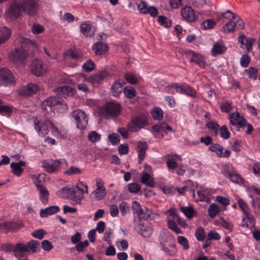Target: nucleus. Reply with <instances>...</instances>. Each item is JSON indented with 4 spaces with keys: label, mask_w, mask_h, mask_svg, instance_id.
Returning <instances> with one entry per match:
<instances>
[{
    "label": "nucleus",
    "mask_w": 260,
    "mask_h": 260,
    "mask_svg": "<svg viewBox=\"0 0 260 260\" xmlns=\"http://www.w3.org/2000/svg\"><path fill=\"white\" fill-rule=\"evenodd\" d=\"M2 249L6 252L13 251L15 256L19 260H28V256L31 253L39 252L41 251L40 242L32 240L24 243L12 244H3Z\"/></svg>",
    "instance_id": "obj_1"
},
{
    "label": "nucleus",
    "mask_w": 260,
    "mask_h": 260,
    "mask_svg": "<svg viewBox=\"0 0 260 260\" xmlns=\"http://www.w3.org/2000/svg\"><path fill=\"white\" fill-rule=\"evenodd\" d=\"M34 123L35 129L41 136L47 135L49 129H50L53 136L57 138L64 139L67 137V132L65 129H58L48 119L44 118L39 119L36 117L34 120Z\"/></svg>",
    "instance_id": "obj_2"
},
{
    "label": "nucleus",
    "mask_w": 260,
    "mask_h": 260,
    "mask_svg": "<svg viewBox=\"0 0 260 260\" xmlns=\"http://www.w3.org/2000/svg\"><path fill=\"white\" fill-rule=\"evenodd\" d=\"M38 9V0H23L22 5L14 2L7 12L8 17L11 19H16L21 15L23 10L30 16L37 14Z\"/></svg>",
    "instance_id": "obj_3"
},
{
    "label": "nucleus",
    "mask_w": 260,
    "mask_h": 260,
    "mask_svg": "<svg viewBox=\"0 0 260 260\" xmlns=\"http://www.w3.org/2000/svg\"><path fill=\"white\" fill-rule=\"evenodd\" d=\"M20 47L15 48L13 53L14 60L18 62H23L30 54H33L38 50L37 44L26 38H20Z\"/></svg>",
    "instance_id": "obj_4"
},
{
    "label": "nucleus",
    "mask_w": 260,
    "mask_h": 260,
    "mask_svg": "<svg viewBox=\"0 0 260 260\" xmlns=\"http://www.w3.org/2000/svg\"><path fill=\"white\" fill-rule=\"evenodd\" d=\"M16 83L15 77L11 71L6 68L0 69V85L11 86Z\"/></svg>",
    "instance_id": "obj_5"
},
{
    "label": "nucleus",
    "mask_w": 260,
    "mask_h": 260,
    "mask_svg": "<svg viewBox=\"0 0 260 260\" xmlns=\"http://www.w3.org/2000/svg\"><path fill=\"white\" fill-rule=\"evenodd\" d=\"M148 124V119L145 115L137 116L132 119L131 123L128 125V129L132 132H137Z\"/></svg>",
    "instance_id": "obj_6"
},
{
    "label": "nucleus",
    "mask_w": 260,
    "mask_h": 260,
    "mask_svg": "<svg viewBox=\"0 0 260 260\" xmlns=\"http://www.w3.org/2000/svg\"><path fill=\"white\" fill-rule=\"evenodd\" d=\"M103 112L110 117H116L121 113V107L120 105L114 102H107L104 105Z\"/></svg>",
    "instance_id": "obj_7"
},
{
    "label": "nucleus",
    "mask_w": 260,
    "mask_h": 260,
    "mask_svg": "<svg viewBox=\"0 0 260 260\" xmlns=\"http://www.w3.org/2000/svg\"><path fill=\"white\" fill-rule=\"evenodd\" d=\"M166 214L168 215L167 224L169 229L174 231L176 234H182V231L177 226L175 222L176 219L178 215L177 214L176 210L174 208L169 209Z\"/></svg>",
    "instance_id": "obj_8"
},
{
    "label": "nucleus",
    "mask_w": 260,
    "mask_h": 260,
    "mask_svg": "<svg viewBox=\"0 0 260 260\" xmlns=\"http://www.w3.org/2000/svg\"><path fill=\"white\" fill-rule=\"evenodd\" d=\"M72 116L75 119L77 127L80 129H84L88 123L87 115L84 111L77 109L72 113Z\"/></svg>",
    "instance_id": "obj_9"
},
{
    "label": "nucleus",
    "mask_w": 260,
    "mask_h": 260,
    "mask_svg": "<svg viewBox=\"0 0 260 260\" xmlns=\"http://www.w3.org/2000/svg\"><path fill=\"white\" fill-rule=\"evenodd\" d=\"M244 27V22L240 16H236L233 20H230L223 26V30L225 33L234 31L236 29H241Z\"/></svg>",
    "instance_id": "obj_10"
},
{
    "label": "nucleus",
    "mask_w": 260,
    "mask_h": 260,
    "mask_svg": "<svg viewBox=\"0 0 260 260\" xmlns=\"http://www.w3.org/2000/svg\"><path fill=\"white\" fill-rule=\"evenodd\" d=\"M66 59L70 62V66L77 67L83 60V53L78 50H69L66 54Z\"/></svg>",
    "instance_id": "obj_11"
},
{
    "label": "nucleus",
    "mask_w": 260,
    "mask_h": 260,
    "mask_svg": "<svg viewBox=\"0 0 260 260\" xmlns=\"http://www.w3.org/2000/svg\"><path fill=\"white\" fill-rule=\"evenodd\" d=\"M43 104L49 106L52 110L53 107H57V108L60 107L66 111L68 109L67 104L59 96H52L47 99Z\"/></svg>",
    "instance_id": "obj_12"
},
{
    "label": "nucleus",
    "mask_w": 260,
    "mask_h": 260,
    "mask_svg": "<svg viewBox=\"0 0 260 260\" xmlns=\"http://www.w3.org/2000/svg\"><path fill=\"white\" fill-rule=\"evenodd\" d=\"M61 161L60 160L50 159L42 162V167L48 173H56L60 168Z\"/></svg>",
    "instance_id": "obj_13"
},
{
    "label": "nucleus",
    "mask_w": 260,
    "mask_h": 260,
    "mask_svg": "<svg viewBox=\"0 0 260 260\" xmlns=\"http://www.w3.org/2000/svg\"><path fill=\"white\" fill-rule=\"evenodd\" d=\"M31 73L37 76H41L47 71V67L39 59L34 60L30 67Z\"/></svg>",
    "instance_id": "obj_14"
},
{
    "label": "nucleus",
    "mask_w": 260,
    "mask_h": 260,
    "mask_svg": "<svg viewBox=\"0 0 260 260\" xmlns=\"http://www.w3.org/2000/svg\"><path fill=\"white\" fill-rule=\"evenodd\" d=\"M230 123L234 126H238L241 128L246 126L245 118L239 112L236 111L230 115Z\"/></svg>",
    "instance_id": "obj_15"
},
{
    "label": "nucleus",
    "mask_w": 260,
    "mask_h": 260,
    "mask_svg": "<svg viewBox=\"0 0 260 260\" xmlns=\"http://www.w3.org/2000/svg\"><path fill=\"white\" fill-rule=\"evenodd\" d=\"M135 229L139 235L144 237H149L152 233L151 228L148 225V223L142 221H139L135 225Z\"/></svg>",
    "instance_id": "obj_16"
},
{
    "label": "nucleus",
    "mask_w": 260,
    "mask_h": 260,
    "mask_svg": "<svg viewBox=\"0 0 260 260\" xmlns=\"http://www.w3.org/2000/svg\"><path fill=\"white\" fill-rule=\"evenodd\" d=\"M40 89L37 84L30 83L22 87L19 90V94L22 96H30L36 94Z\"/></svg>",
    "instance_id": "obj_17"
},
{
    "label": "nucleus",
    "mask_w": 260,
    "mask_h": 260,
    "mask_svg": "<svg viewBox=\"0 0 260 260\" xmlns=\"http://www.w3.org/2000/svg\"><path fill=\"white\" fill-rule=\"evenodd\" d=\"M80 31L84 36L92 37L94 35L95 28L89 21H86L81 24Z\"/></svg>",
    "instance_id": "obj_18"
},
{
    "label": "nucleus",
    "mask_w": 260,
    "mask_h": 260,
    "mask_svg": "<svg viewBox=\"0 0 260 260\" xmlns=\"http://www.w3.org/2000/svg\"><path fill=\"white\" fill-rule=\"evenodd\" d=\"M230 168L232 169V167L228 166V169L224 170V175L233 182L240 185L243 184L244 183L243 178L239 174L232 172Z\"/></svg>",
    "instance_id": "obj_19"
},
{
    "label": "nucleus",
    "mask_w": 260,
    "mask_h": 260,
    "mask_svg": "<svg viewBox=\"0 0 260 260\" xmlns=\"http://www.w3.org/2000/svg\"><path fill=\"white\" fill-rule=\"evenodd\" d=\"M109 75L106 70H102L93 74L90 77L89 80L94 86L98 85Z\"/></svg>",
    "instance_id": "obj_20"
},
{
    "label": "nucleus",
    "mask_w": 260,
    "mask_h": 260,
    "mask_svg": "<svg viewBox=\"0 0 260 260\" xmlns=\"http://www.w3.org/2000/svg\"><path fill=\"white\" fill-rule=\"evenodd\" d=\"M148 148L145 141H139L137 144V150L138 153V163L141 164L146 155V151Z\"/></svg>",
    "instance_id": "obj_21"
},
{
    "label": "nucleus",
    "mask_w": 260,
    "mask_h": 260,
    "mask_svg": "<svg viewBox=\"0 0 260 260\" xmlns=\"http://www.w3.org/2000/svg\"><path fill=\"white\" fill-rule=\"evenodd\" d=\"M183 18L188 22H193L196 19L194 11L191 7L186 6L181 10Z\"/></svg>",
    "instance_id": "obj_22"
},
{
    "label": "nucleus",
    "mask_w": 260,
    "mask_h": 260,
    "mask_svg": "<svg viewBox=\"0 0 260 260\" xmlns=\"http://www.w3.org/2000/svg\"><path fill=\"white\" fill-rule=\"evenodd\" d=\"M134 204L138 208L137 212L138 213L140 221H142V219H151V211L149 210L146 208L145 210H144L141 208L140 204L137 202H134Z\"/></svg>",
    "instance_id": "obj_23"
},
{
    "label": "nucleus",
    "mask_w": 260,
    "mask_h": 260,
    "mask_svg": "<svg viewBox=\"0 0 260 260\" xmlns=\"http://www.w3.org/2000/svg\"><path fill=\"white\" fill-rule=\"evenodd\" d=\"M254 41V40L247 38L244 34H241L238 38V42L241 45V47L244 48L243 46L245 45L248 52L252 50Z\"/></svg>",
    "instance_id": "obj_24"
},
{
    "label": "nucleus",
    "mask_w": 260,
    "mask_h": 260,
    "mask_svg": "<svg viewBox=\"0 0 260 260\" xmlns=\"http://www.w3.org/2000/svg\"><path fill=\"white\" fill-rule=\"evenodd\" d=\"M187 54L191 57V62H194L196 63L201 68H204L205 67L206 63L204 60L203 57L202 55L192 51H189Z\"/></svg>",
    "instance_id": "obj_25"
},
{
    "label": "nucleus",
    "mask_w": 260,
    "mask_h": 260,
    "mask_svg": "<svg viewBox=\"0 0 260 260\" xmlns=\"http://www.w3.org/2000/svg\"><path fill=\"white\" fill-rule=\"evenodd\" d=\"M226 50V47L221 42H216L213 45L211 50V54L213 56L217 55L223 54Z\"/></svg>",
    "instance_id": "obj_26"
},
{
    "label": "nucleus",
    "mask_w": 260,
    "mask_h": 260,
    "mask_svg": "<svg viewBox=\"0 0 260 260\" xmlns=\"http://www.w3.org/2000/svg\"><path fill=\"white\" fill-rule=\"evenodd\" d=\"M125 84L123 80H116L112 86V92L115 97L119 96L123 89V85Z\"/></svg>",
    "instance_id": "obj_27"
},
{
    "label": "nucleus",
    "mask_w": 260,
    "mask_h": 260,
    "mask_svg": "<svg viewBox=\"0 0 260 260\" xmlns=\"http://www.w3.org/2000/svg\"><path fill=\"white\" fill-rule=\"evenodd\" d=\"M25 166V162L23 160H19L17 162H12L10 165L12 173L18 177L21 175L24 170L22 167Z\"/></svg>",
    "instance_id": "obj_28"
},
{
    "label": "nucleus",
    "mask_w": 260,
    "mask_h": 260,
    "mask_svg": "<svg viewBox=\"0 0 260 260\" xmlns=\"http://www.w3.org/2000/svg\"><path fill=\"white\" fill-rule=\"evenodd\" d=\"M92 49L95 55H100L105 53L108 51V46L104 42H98L93 45Z\"/></svg>",
    "instance_id": "obj_29"
},
{
    "label": "nucleus",
    "mask_w": 260,
    "mask_h": 260,
    "mask_svg": "<svg viewBox=\"0 0 260 260\" xmlns=\"http://www.w3.org/2000/svg\"><path fill=\"white\" fill-rule=\"evenodd\" d=\"M56 93L59 96L66 97L67 96H72L74 94L73 89L69 86L63 85L58 87L56 89Z\"/></svg>",
    "instance_id": "obj_30"
},
{
    "label": "nucleus",
    "mask_w": 260,
    "mask_h": 260,
    "mask_svg": "<svg viewBox=\"0 0 260 260\" xmlns=\"http://www.w3.org/2000/svg\"><path fill=\"white\" fill-rule=\"evenodd\" d=\"M60 208L57 206H52L45 209H42L40 210V215L42 218L47 217L51 215L58 212Z\"/></svg>",
    "instance_id": "obj_31"
},
{
    "label": "nucleus",
    "mask_w": 260,
    "mask_h": 260,
    "mask_svg": "<svg viewBox=\"0 0 260 260\" xmlns=\"http://www.w3.org/2000/svg\"><path fill=\"white\" fill-rule=\"evenodd\" d=\"M83 198L84 196L82 192H79L76 190H73L72 189L69 199L72 201V204L73 205L80 204V202Z\"/></svg>",
    "instance_id": "obj_32"
},
{
    "label": "nucleus",
    "mask_w": 260,
    "mask_h": 260,
    "mask_svg": "<svg viewBox=\"0 0 260 260\" xmlns=\"http://www.w3.org/2000/svg\"><path fill=\"white\" fill-rule=\"evenodd\" d=\"M106 194V189H95L90 193L89 197L94 201H100L104 199Z\"/></svg>",
    "instance_id": "obj_33"
},
{
    "label": "nucleus",
    "mask_w": 260,
    "mask_h": 260,
    "mask_svg": "<svg viewBox=\"0 0 260 260\" xmlns=\"http://www.w3.org/2000/svg\"><path fill=\"white\" fill-rule=\"evenodd\" d=\"M197 201L209 202L210 201V193L207 189L198 190L197 192Z\"/></svg>",
    "instance_id": "obj_34"
},
{
    "label": "nucleus",
    "mask_w": 260,
    "mask_h": 260,
    "mask_svg": "<svg viewBox=\"0 0 260 260\" xmlns=\"http://www.w3.org/2000/svg\"><path fill=\"white\" fill-rule=\"evenodd\" d=\"M11 35V31L6 26L0 27V44L4 43L9 39Z\"/></svg>",
    "instance_id": "obj_35"
},
{
    "label": "nucleus",
    "mask_w": 260,
    "mask_h": 260,
    "mask_svg": "<svg viewBox=\"0 0 260 260\" xmlns=\"http://www.w3.org/2000/svg\"><path fill=\"white\" fill-rule=\"evenodd\" d=\"M180 210L188 219H192L196 215L197 211L192 207H181Z\"/></svg>",
    "instance_id": "obj_36"
},
{
    "label": "nucleus",
    "mask_w": 260,
    "mask_h": 260,
    "mask_svg": "<svg viewBox=\"0 0 260 260\" xmlns=\"http://www.w3.org/2000/svg\"><path fill=\"white\" fill-rule=\"evenodd\" d=\"M4 102L0 99V114L9 117L13 112V107L10 105H2Z\"/></svg>",
    "instance_id": "obj_37"
},
{
    "label": "nucleus",
    "mask_w": 260,
    "mask_h": 260,
    "mask_svg": "<svg viewBox=\"0 0 260 260\" xmlns=\"http://www.w3.org/2000/svg\"><path fill=\"white\" fill-rule=\"evenodd\" d=\"M39 192V199L43 204H47L48 202L49 192L46 187H41L38 189Z\"/></svg>",
    "instance_id": "obj_38"
},
{
    "label": "nucleus",
    "mask_w": 260,
    "mask_h": 260,
    "mask_svg": "<svg viewBox=\"0 0 260 260\" xmlns=\"http://www.w3.org/2000/svg\"><path fill=\"white\" fill-rule=\"evenodd\" d=\"M244 215L245 216L243 217L239 225L243 228H248L251 224H253L254 218L251 214H249V215L247 214H244Z\"/></svg>",
    "instance_id": "obj_39"
},
{
    "label": "nucleus",
    "mask_w": 260,
    "mask_h": 260,
    "mask_svg": "<svg viewBox=\"0 0 260 260\" xmlns=\"http://www.w3.org/2000/svg\"><path fill=\"white\" fill-rule=\"evenodd\" d=\"M141 181L143 184H144L149 187H153L154 186V181L151 177L150 175L148 173H144L142 174L141 178Z\"/></svg>",
    "instance_id": "obj_40"
},
{
    "label": "nucleus",
    "mask_w": 260,
    "mask_h": 260,
    "mask_svg": "<svg viewBox=\"0 0 260 260\" xmlns=\"http://www.w3.org/2000/svg\"><path fill=\"white\" fill-rule=\"evenodd\" d=\"M151 114L153 119L157 120L161 119L164 116L163 111L158 107H155L152 109Z\"/></svg>",
    "instance_id": "obj_41"
},
{
    "label": "nucleus",
    "mask_w": 260,
    "mask_h": 260,
    "mask_svg": "<svg viewBox=\"0 0 260 260\" xmlns=\"http://www.w3.org/2000/svg\"><path fill=\"white\" fill-rule=\"evenodd\" d=\"M219 212V206L215 203L211 204L208 209V215L212 218H214Z\"/></svg>",
    "instance_id": "obj_42"
},
{
    "label": "nucleus",
    "mask_w": 260,
    "mask_h": 260,
    "mask_svg": "<svg viewBox=\"0 0 260 260\" xmlns=\"http://www.w3.org/2000/svg\"><path fill=\"white\" fill-rule=\"evenodd\" d=\"M237 203L241 210L243 211L244 214L249 215V214H250L249 212L250 208L248 204L243 199L238 198L237 200Z\"/></svg>",
    "instance_id": "obj_43"
},
{
    "label": "nucleus",
    "mask_w": 260,
    "mask_h": 260,
    "mask_svg": "<svg viewBox=\"0 0 260 260\" xmlns=\"http://www.w3.org/2000/svg\"><path fill=\"white\" fill-rule=\"evenodd\" d=\"M72 189L73 190H76L79 192H82V194H83L84 192L86 193L88 192L87 184L82 181H79L78 183L77 186L75 188H72Z\"/></svg>",
    "instance_id": "obj_44"
},
{
    "label": "nucleus",
    "mask_w": 260,
    "mask_h": 260,
    "mask_svg": "<svg viewBox=\"0 0 260 260\" xmlns=\"http://www.w3.org/2000/svg\"><path fill=\"white\" fill-rule=\"evenodd\" d=\"M258 69L255 67H249L248 69L245 70V72L247 73L248 76L250 79L256 80L257 78Z\"/></svg>",
    "instance_id": "obj_45"
},
{
    "label": "nucleus",
    "mask_w": 260,
    "mask_h": 260,
    "mask_svg": "<svg viewBox=\"0 0 260 260\" xmlns=\"http://www.w3.org/2000/svg\"><path fill=\"white\" fill-rule=\"evenodd\" d=\"M158 22L161 26H164L167 28L171 27L172 24L171 20L163 16H159L158 17Z\"/></svg>",
    "instance_id": "obj_46"
},
{
    "label": "nucleus",
    "mask_w": 260,
    "mask_h": 260,
    "mask_svg": "<svg viewBox=\"0 0 260 260\" xmlns=\"http://www.w3.org/2000/svg\"><path fill=\"white\" fill-rule=\"evenodd\" d=\"M72 188L64 187L57 191V194L61 198H68L69 199Z\"/></svg>",
    "instance_id": "obj_47"
},
{
    "label": "nucleus",
    "mask_w": 260,
    "mask_h": 260,
    "mask_svg": "<svg viewBox=\"0 0 260 260\" xmlns=\"http://www.w3.org/2000/svg\"><path fill=\"white\" fill-rule=\"evenodd\" d=\"M186 187L187 191H190L192 192V196L195 198V190L197 188L198 183L196 182H193L191 180H188L186 182Z\"/></svg>",
    "instance_id": "obj_48"
},
{
    "label": "nucleus",
    "mask_w": 260,
    "mask_h": 260,
    "mask_svg": "<svg viewBox=\"0 0 260 260\" xmlns=\"http://www.w3.org/2000/svg\"><path fill=\"white\" fill-rule=\"evenodd\" d=\"M82 68L84 72H89L94 69L95 63L92 60L89 59L83 64Z\"/></svg>",
    "instance_id": "obj_49"
},
{
    "label": "nucleus",
    "mask_w": 260,
    "mask_h": 260,
    "mask_svg": "<svg viewBox=\"0 0 260 260\" xmlns=\"http://www.w3.org/2000/svg\"><path fill=\"white\" fill-rule=\"evenodd\" d=\"M209 149L210 151L216 153V154L219 156V155H221L223 147L221 145L218 144H212L210 146Z\"/></svg>",
    "instance_id": "obj_50"
},
{
    "label": "nucleus",
    "mask_w": 260,
    "mask_h": 260,
    "mask_svg": "<svg viewBox=\"0 0 260 260\" xmlns=\"http://www.w3.org/2000/svg\"><path fill=\"white\" fill-rule=\"evenodd\" d=\"M218 129L219 131L220 135L222 138L224 139H228L230 138L231 136L230 133L225 125H223L221 127H219Z\"/></svg>",
    "instance_id": "obj_51"
},
{
    "label": "nucleus",
    "mask_w": 260,
    "mask_h": 260,
    "mask_svg": "<svg viewBox=\"0 0 260 260\" xmlns=\"http://www.w3.org/2000/svg\"><path fill=\"white\" fill-rule=\"evenodd\" d=\"M216 23L213 19H207L203 22L202 28L204 30L211 29L215 25Z\"/></svg>",
    "instance_id": "obj_52"
},
{
    "label": "nucleus",
    "mask_w": 260,
    "mask_h": 260,
    "mask_svg": "<svg viewBox=\"0 0 260 260\" xmlns=\"http://www.w3.org/2000/svg\"><path fill=\"white\" fill-rule=\"evenodd\" d=\"M88 139L90 142L95 143L101 140V135L97 133L95 131H91L88 134Z\"/></svg>",
    "instance_id": "obj_53"
},
{
    "label": "nucleus",
    "mask_w": 260,
    "mask_h": 260,
    "mask_svg": "<svg viewBox=\"0 0 260 260\" xmlns=\"http://www.w3.org/2000/svg\"><path fill=\"white\" fill-rule=\"evenodd\" d=\"M108 140L112 145H116L120 142V136L116 133H113L108 136Z\"/></svg>",
    "instance_id": "obj_54"
},
{
    "label": "nucleus",
    "mask_w": 260,
    "mask_h": 260,
    "mask_svg": "<svg viewBox=\"0 0 260 260\" xmlns=\"http://www.w3.org/2000/svg\"><path fill=\"white\" fill-rule=\"evenodd\" d=\"M171 239V235L169 234V232H164L161 234L159 238V243L160 246L163 245H166V243Z\"/></svg>",
    "instance_id": "obj_55"
},
{
    "label": "nucleus",
    "mask_w": 260,
    "mask_h": 260,
    "mask_svg": "<svg viewBox=\"0 0 260 260\" xmlns=\"http://www.w3.org/2000/svg\"><path fill=\"white\" fill-rule=\"evenodd\" d=\"M195 236L198 241H204L206 237L204 229L201 226L198 228L195 232Z\"/></svg>",
    "instance_id": "obj_56"
},
{
    "label": "nucleus",
    "mask_w": 260,
    "mask_h": 260,
    "mask_svg": "<svg viewBox=\"0 0 260 260\" xmlns=\"http://www.w3.org/2000/svg\"><path fill=\"white\" fill-rule=\"evenodd\" d=\"M161 250H162L165 252V253L169 255H173L175 253V250H173L174 246L173 245H163V246H161Z\"/></svg>",
    "instance_id": "obj_57"
},
{
    "label": "nucleus",
    "mask_w": 260,
    "mask_h": 260,
    "mask_svg": "<svg viewBox=\"0 0 260 260\" xmlns=\"http://www.w3.org/2000/svg\"><path fill=\"white\" fill-rule=\"evenodd\" d=\"M123 92L125 96L129 99L134 98L136 94V91L135 89L130 86L125 87L123 90Z\"/></svg>",
    "instance_id": "obj_58"
},
{
    "label": "nucleus",
    "mask_w": 260,
    "mask_h": 260,
    "mask_svg": "<svg viewBox=\"0 0 260 260\" xmlns=\"http://www.w3.org/2000/svg\"><path fill=\"white\" fill-rule=\"evenodd\" d=\"M125 80L132 84H135L138 82V79L136 76L131 73H127L125 75Z\"/></svg>",
    "instance_id": "obj_59"
},
{
    "label": "nucleus",
    "mask_w": 260,
    "mask_h": 260,
    "mask_svg": "<svg viewBox=\"0 0 260 260\" xmlns=\"http://www.w3.org/2000/svg\"><path fill=\"white\" fill-rule=\"evenodd\" d=\"M207 127L213 131V135H217L218 134V130L219 128V125L213 121H210L207 124Z\"/></svg>",
    "instance_id": "obj_60"
},
{
    "label": "nucleus",
    "mask_w": 260,
    "mask_h": 260,
    "mask_svg": "<svg viewBox=\"0 0 260 260\" xmlns=\"http://www.w3.org/2000/svg\"><path fill=\"white\" fill-rule=\"evenodd\" d=\"M178 243L183 246L184 249L187 250L189 248L188 241L186 238L184 236H180L177 238Z\"/></svg>",
    "instance_id": "obj_61"
},
{
    "label": "nucleus",
    "mask_w": 260,
    "mask_h": 260,
    "mask_svg": "<svg viewBox=\"0 0 260 260\" xmlns=\"http://www.w3.org/2000/svg\"><path fill=\"white\" fill-rule=\"evenodd\" d=\"M183 94L193 98L197 96V92L194 89L186 84Z\"/></svg>",
    "instance_id": "obj_62"
},
{
    "label": "nucleus",
    "mask_w": 260,
    "mask_h": 260,
    "mask_svg": "<svg viewBox=\"0 0 260 260\" xmlns=\"http://www.w3.org/2000/svg\"><path fill=\"white\" fill-rule=\"evenodd\" d=\"M119 209L121 215L124 216L129 211V206L126 202H122L119 206Z\"/></svg>",
    "instance_id": "obj_63"
},
{
    "label": "nucleus",
    "mask_w": 260,
    "mask_h": 260,
    "mask_svg": "<svg viewBox=\"0 0 260 260\" xmlns=\"http://www.w3.org/2000/svg\"><path fill=\"white\" fill-rule=\"evenodd\" d=\"M81 173L82 171L81 169L73 166L70 167L65 171V174L68 175H78L81 174Z\"/></svg>",
    "instance_id": "obj_64"
}]
</instances>
